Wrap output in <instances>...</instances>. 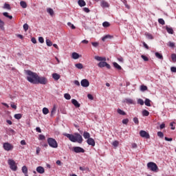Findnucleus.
<instances>
[{"instance_id":"obj_37","label":"nucleus","mask_w":176,"mask_h":176,"mask_svg":"<svg viewBox=\"0 0 176 176\" xmlns=\"http://www.w3.org/2000/svg\"><path fill=\"white\" fill-rule=\"evenodd\" d=\"M46 45L47 46H53V43H52L50 39H46Z\"/></svg>"},{"instance_id":"obj_35","label":"nucleus","mask_w":176,"mask_h":176,"mask_svg":"<svg viewBox=\"0 0 176 176\" xmlns=\"http://www.w3.org/2000/svg\"><path fill=\"white\" fill-rule=\"evenodd\" d=\"M75 67H76L78 69H82L83 68V65L82 63H77L75 65Z\"/></svg>"},{"instance_id":"obj_15","label":"nucleus","mask_w":176,"mask_h":176,"mask_svg":"<svg viewBox=\"0 0 176 176\" xmlns=\"http://www.w3.org/2000/svg\"><path fill=\"white\" fill-rule=\"evenodd\" d=\"M100 6L102 8H109V3H108V2L102 0L101 2H100Z\"/></svg>"},{"instance_id":"obj_63","label":"nucleus","mask_w":176,"mask_h":176,"mask_svg":"<svg viewBox=\"0 0 176 176\" xmlns=\"http://www.w3.org/2000/svg\"><path fill=\"white\" fill-rule=\"evenodd\" d=\"M81 43H84L85 45H87V43H89V41H87V40H82L81 41Z\"/></svg>"},{"instance_id":"obj_19","label":"nucleus","mask_w":176,"mask_h":176,"mask_svg":"<svg viewBox=\"0 0 176 176\" xmlns=\"http://www.w3.org/2000/svg\"><path fill=\"white\" fill-rule=\"evenodd\" d=\"M72 58H74V60H78V58H79V54L76 52H73L72 54Z\"/></svg>"},{"instance_id":"obj_49","label":"nucleus","mask_w":176,"mask_h":176,"mask_svg":"<svg viewBox=\"0 0 176 176\" xmlns=\"http://www.w3.org/2000/svg\"><path fill=\"white\" fill-rule=\"evenodd\" d=\"M157 135L160 137V138H163L164 137V134L162 131L157 132Z\"/></svg>"},{"instance_id":"obj_56","label":"nucleus","mask_w":176,"mask_h":176,"mask_svg":"<svg viewBox=\"0 0 176 176\" xmlns=\"http://www.w3.org/2000/svg\"><path fill=\"white\" fill-rule=\"evenodd\" d=\"M124 5H125V7L126 8V9H130V6L127 4V1H124Z\"/></svg>"},{"instance_id":"obj_43","label":"nucleus","mask_w":176,"mask_h":176,"mask_svg":"<svg viewBox=\"0 0 176 176\" xmlns=\"http://www.w3.org/2000/svg\"><path fill=\"white\" fill-rule=\"evenodd\" d=\"M110 25H111V24L109 23V22H107V21L103 22V23H102V26L104 27L105 28L109 27Z\"/></svg>"},{"instance_id":"obj_30","label":"nucleus","mask_w":176,"mask_h":176,"mask_svg":"<svg viewBox=\"0 0 176 176\" xmlns=\"http://www.w3.org/2000/svg\"><path fill=\"white\" fill-rule=\"evenodd\" d=\"M3 15L5 16V17L10 19V20H12V19H13V16L12 15H9V13L8 12H3Z\"/></svg>"},{"instance_id":"obj_47","label":"nucleus","mask_w":176,"mask_h":176,"mask_svg":"<svg viewBox=\"0 0 176 176\" xmlns=\"http://www.w3.org/2000/svg\"><path fill=\"white\" fill-rule=\"evenodd\" d=\"M3 9H8V10H10V5L6 3L4 4Z\"/></svg>"},{"instance_id":"obj_38","label":"nucleus","mask_w":176,"mask_h":176,"mask_svg":"<svg viewBox=\"0 0 176 176\" xmlns=\"http://www.w3.org/2000/svg\"><path fill=\"white\" fill-rule=\"evenodd\" d=\"M142 116H149V111H148V110H143Z\"/></svg>"},{"instance_id":"obj_32","label":"nucleus","mask_w":176,"mask_h":176,"mask_svg":"<svg viewBox=\"0 0 176 176\" xmlns=\"http://www.w3.org/2000/svg\"><path fill=\"white\" fill-rule=\"evenodd\" d=\"M20 5L23 9H25V8H27V3H25V1H21Z\"/></svg>"},{"instance_id":"obj_55","label":"nucleus","mask_w":176,"mask_h":176,"mask_svg":"<svg viewBox=\"0 0 176 176\" xmlns=\"http://www.w3.org/2000/svg\"><path fill=\"white\" fill-rule=\"evenodd\" d=\"M38 42H40V43H43L45 42V39L43 38V37H39Z\"/></svg>"},{"instance_id":"obj_48","label":"nucleus","mask_w":176,"mask_h":176,"mask_svg":"<svg viewBox=\"0 0 176 176\" xmlns=\"http://www.w3.org/2000/svg\"><path fill=\"white\" fill-rule=\"evenodd\" d=\"M67 25L69 27H71L72 30H75V28H76L75 25H74V24L71 23V22H68Z\"/></svg>"},{"instance_id":"obj_5","label":"nucleus","mask_w":176,"mask_h":176,"mask_svg":"<svg viewBox=\"0 0 176 176\" xmlns=\"http://www.w3.org/2000/svg\"><path fill=\"white\" fill-rule=\"evenodd\" d=\"M47 144L51 148H58V144L57 143V141H56L52 138H49L47 139Z\"/></svg>"},{"instance_id":"obj_20","label":"nucleus","mask_w":176,"mask_h":176,"mask_svg":"<svg viewBox=\"0 0 176 176\" xmlns=\"http://www.w3.org/2000/svg\"><path fill=\"white\" fill-rule=\"evenodd\" d=\"M124 102H126V104H134V100H133V99H130V98H126L124 100Z\"/></svg>"},{"instance_id":"obj_14","label":"nucleus","mask_w":176,"mask_h":176,"mask_svg":"<svg viewBox=\"0 0 176 176\" xmlns=\"http://www.w3.org/2000/svg\"><path fill=\"white\" fill-rule=\"evenodd\" d=\"M72 103L73 104V105H74V107H76V108L80 107V104H79V102H78V100H76V99H72Z\"/></svg>"},{"instance_id":"obj_8","label":"nucleus","mask_w":176,"mask_h":176,"mask_svg":"<svg viewBox=\"0 0 176 176\" xmlns=\"http://www.w3.org/2000/svg\"><path fill=\"white\" fill-rule=\"evenodd\" d=\"M140 137H142V138H146V140H149V138H151L149 133L143 130L140 131Z\"/></svg>"},{"instance_id":"obj_18","label":"nucleus","mask_w":176,"mask_h":176,"mask_svg":"<svg viewBox=\"0 0 176 176\" xmlns=\"http://www.w3.org/2000/svg\"><path fill=\"white\" fill-rule=\"evenodd\" d=\"M78 3L80 8H83V6H86V1L84 0H78Z\"/></svg>"},{"instance_id":"obj_41","label":"nucleus","mask_w":176,"mask_h":176,"mask_svg":"<svg viewBox=\"0 0 176 176\" xmlns=\"http://www.w3.org/2000/svg\"><path fill=\"white\" fill-rule=\"evenodd\" d=\"M140 90L142 91H146V90H148V87H146L145 85H141Z\"/></svg>"},{"instance_id":"obj_59","label":"nucleus","mask_w":176,"mask_h":176,"mask_svg":"<svg viewBox=\"0 0 176 176\" xmlns=\"http://www.w3.org/2000/svg\"><path fill=\"white\" fill-rule=\"evenodd\" d=\"M91 45H92V46H94V47H97V46H98V43H97V42H92Z\"/></svg>"},{"instance_id":"obj_42","label":"nucleus","mask_w":176,"mask_h":176,"mask_svg":"<svg viewBox=\"0 0 176 176\" xmlns=\"http://www.w3.org/2000/svg\"><path fill=\"white\" fill-rule=\"evenodd\" d=\"M171 59L173 63H176V54H171Z\"/></svg>"},{"instance_id":"obj_16","label":"nucleus","mask_w":176,"mask_h":176,"mask_svg":"<svg viewBox=\"0 0 176 176\" xmlns=\"http://www.w3.org/2000/svg\"><path fill=\"white\" fill-rule=\"evenodd\" d=\"M36 171L39 174H43V173H45V168L43 167H42V166H38L36 168Z\"/></svg>"},{"instance_id":"obj_39","label":"nucleus","mask_w":176,"mask_h":176,"mask_svg":"<svg viewBox=\"0 0 176 176\" xmlns=\"http://www.w3.org/2000/svg\"><path fill=\"white\" fill-rule=\"evenodd\" d=\"M3 25H5V22H3V21H1L0 19V28H1V30H5V28L3 27Z\"/></svg>"},{"instance_id":"obj_22","label":"nucleus","mask_w":176,"mask_h":176,"mask_svg":"<svg viewBox=\"0 0 176 176\" xmlns=\"http://www.w3.org/2000/svg\"><path fill=\"white\" fill-rule=\"evenodd\" d=\"M166 30L168 34H174V30H173L172 28H169L168 26H166Z\"/></svg>"},{"instance_id":"obj_40","label":"nucleus","mask_w":176,"mask_h":176,"mask_svg":"<svg viewBox=\"0 0 176 176\" xmlns=\"http://www.w3.org/2000/svg\"><path fill=\"white\" fill-rule=\"evenodd\" d=\"M158 23L161 24L162 25H164L166 24V22L164 21V19H158Z\"/></svg>"},{"instance_id":"obj_62","label":"nucleus","mask_w":176,"mask_h":176,"mask_svg":"<svg viewBox=\"0 0 176 176\" xmlns=\"http://www.w3.org/2000/svg\"><path fill=\"white\" fill-rule=\"evenodd\" d=\"M170 71L171 72H176V67H170Z\"/></svg>"},{"instance_id":"obj_7","label":"nucleus","mask_w":176,"mask_h":176,"mask_svg":"<svg viewBox=\"0 0 176 176\" xmlns=\"http://www.w3.org/2000/svg\"><path fill=\"white\" fill-rule=\"evenodd\" d=\"M98 67H99V68H104V67H106V68H107V69H111V65L107 63V62H105V61L100 62L98 64Z\"/></svg>"},{"instance_id":"obj_52","label":"nucleus","mask_w":176,"mask_h":176,"mask_svg":"<svg viewBox=\"0 0 176 176\" xmlns=\"http://www.w3.org/2000/svg\"><path fill=\"white\" fill-rule=\"evenodd\" d=\"M141 57L144 61H149V58H148V57H146V56L142 55Z\"/></svg>"},{"instance_id":"obj_61","label":"nucleus","mask_w":176,"mask_h":176,"mask_svg":"<svg viewBox=\"0 0 176 176\" xmlns=\"http://www.w3.org/2000/svg\"><path fill=\"white\" fill-rule=\"evenodd\" d=\"M38 138L39 140H45L46 138L43 135H39Z\"/></svg>"},{"instance_id":"obj_6","label":"nucleus","mask_w":176,"mask_h":176,"mask_svg":"<svg viewBox=\"0 0 176 176\" xmlns=\"http://www.w3.org/2000/svg\"><path fill=\"white\" fill-rule=\"evenodd\" d=\"M8 163L10 166V168L12 170V171H17V165H16V162L13 160H8Z\"/></svg>"},{"instance_id":"obj_64","label":"nucleus","mask_w":176,"mask_h":176,"mask_svg":"<svg viewBox=\"0 0 176 176\" xmlns=\"http://www.w3.org/2000/svg\"><path fill=\"white\" fill-rule=\"evenodd\" d=\"M31 41L32 42V43H36V38H35L34 37H32L31 39Z\"/></svg>"},{"instance_id":"obj_25","label":"nucleus","mask_w":176,"mask_h":176,"mask_svg":"<svg viewBox=\"0 0 176 176\" xmlns=\"http://www.w3.org/2000/svg\"><path fill=\"white\" fill-rule=\"evenodd\" d=\"M111 38H113V36H111V35H109V34H107V35H106V36H103V37L102 38V41L103 42H105L106 39Z\"/></svg>"},{"instance_id":"obj_28","label":"nucleus","mask_w":176,"mask_h":176,"mask_svg":"<svg viewBox=\"0 0 176 176\" xmlns=\"http://www.w3.org/2000/svg\"><path fill=\"white\" fill-rule=\"evenodd\" d=\"M22 172L23 173V174H28V168L25 166H23L22 167Z\"/></svg>"},{"instance_id":"obj_31","label":"nucleus","mask_w":176,"mask_h":176,"mask_svg":"<svg viewBox=\"0 0 176 176\" xmlns=\"http://www.w3.org/2000/svg\"><path fill=\"white\" fill-rule=\"evenodd\" d=\"M144 104L146 107H151V100L146 98L144 101Z\"/></svg>"},{"instance_id":"obj_24","label":"nucleus","mask_w":176,"mask_h":176,"mask_svg":"<svg viewBox=\"0 0 176 176\" xmlns=\"http://www.w3.org/2000/svg\"><path fill=\"white\" fill-rule=\"evenodd\" d=\"M117 112L119 113V115H122V116H126V112L120 109H118Z\"/></svg>"},{"instance_id":"obj_11","label":"nucleus","mask_w":176,"mask_h":176,"mask_svg":"<svg viewBox=\"0 0 176 176\" xmlns=\"http://www.w3.org/2000/svg\"><path fill=\"white\" fill-rule=\"evenodd\" d=\"M81 86L82 87H89L90 86V82H89V80L87 79H83L80 82Z\"/></svg>"},{"instance_id":"obj_4","label":"nucleus","mask_w":176,"mask_h":176,"mask_svg":"<svg viewBox=\"0 0 176 176\" xmlns=\"http://www.w3.org/2000/svg\"><path fill=\"white\" fill-rule=\"evenodd\" d=\"M47 85V78L44 76H37V79L34 82V85Z\"/></svg>"},{"instance_id":"obj_12","label":"nucleus","mask_w":176,"mask_h":176,"mask_svg":"<svg viewBox=\"0 0 176 176\" xmlns=\"http://www.w3.org/2000/svg\"><path fill=\"white\" fill-rule=\"evenodd\" d=\"M87 142L88 145H91V146H96V142L94 141V139L92 138H89L87 139Z\"/></svg>"},{"instance_id":"obj_50","label":"nucleus","mask_w":176,"mask_h":176,"mask_svg":"<svg viewBox=\"0 0 176 176\" xmlns=\"http://www.w3.org/2000/svg\"><path fill=\"white\" fill-rule=\"evenodd\" d=\"M133 122H134V123H135V124H140V121L138 120V118H137V117H135L133 118Z\"/></svg>"},{"instance_id":"obj_60","label":"nucleus","mask_w":176,"mask_h":176,"mask_svg":"<svg viewBox=\"0 0 176 176\" xmlns=\"http://www.w3.org/2000/svg\"><path fill=\"white\" fill-rule=\"evenodd\" d=\"M83 10H84V12H85V13H89L90 12V10L87 8H84Z\"/></svg>"},{"instance_id":"obj_54","label":"nucleus","mask_w":176,"mask_h":176,"mask_svg":"<svg viewBox=\"0 0 176 176\" xmlns=\"http://www.w3.org/2000/svg\"><path fill=\"white\" fill-rule=\"evenodd\" d=\"M28 24H27V23H25L24 25H23V29L25 30V31H28Z\"/></svg>"},{"instance_id":"obj_23","label":"nucleus","mask_w":176,"mask_h":176,"mask_svg":"<svg viewBox=\"0 0 176 176\" xmlns=\"http://www.w3.org/2000/svg\"><path fill=\"white\" fill-rule=\"evenodd\" d=\"M56 111H57V106L54 104L51 111V116H53V115L56 113Z\"/></svg>"},{"instance_id":"obj_58","label":"nucleus","mask_w":176,"mask_h":176,"mask_svg":"<svg viewBox=\"0 0 176 176\" xmlns=\"http://www.w3.org/2000/svg\"><path fill=\"white\" fill-rule=\"evenodd\" d=\"M87 98H89V100H94V97H93V95L90 94L87 95Z\"/></svg>"},{"instance_id":"obj_9","label":"nucleus","mask_w":176,"mask_h":176,"mask_svg":"<svg viewBox=\"0 0 176 176\" xmlns=\"http://www.w3.org/2000/svg\"><path fill=\"white\" fill-rule=\"evenodd\" d=\"M3 147L5 149V151H12L14 148L13 145H12L9 142L4 143Z\"/></svg>"},{"instance_id":"obj_29","label":"nucleus","mask_w":176,"mask_h":176,"mask_svg":"<svg viewBox=\"0 0 176 176\" xmlns=\"http://www.w3.org/2000/svg\"><path fill=\"white\" fill-rule=\"evenodd\" d=\"M155 56L157 57V58H160V60H163V55H162V54L159 53V52H155Z\"/></svg>"},{"instance_id":"obj_21","label":"nucleus","mask_w":176,"mask_h":176,"mask_svg":"<svg viewBox=\"0 0 176 176\" xmlns=\"http://www.w3.org/2000/svg\"><path fill=\"white\" fill-rule=\"evenodd\" d=\"M83 137L85 140H89V138H90V133L89 132L85 131L83 133Z\"/></svg>"},{"instance_id":"obj_26","label":"nucleus","mask_w":176,"mask_h":176,"mask_svg":"<svg viewBox=\"0 0 176 176\" xmlns=\"http://www.w3.org/2000/svg\"><path fill=\"white\" fill-rule=\"evenodd\" d=\"M47 13H49V14H50V16L54 15V11L52 8H47Z\"/></svg>"},{"instance_id":"obj_45","label":"nucleus","mask_w":176,"mask_h":176,"mask_svg":"<svg viewBox=\"0 0 176 176\" xmlns=\"http://www.w3.org/2000/svg\"><path fill=\"white\" fill-rule=\"evenodd\" d=\"M145 36L146 38H148V39H153V36L149 33H145Z\"/></svg>"},{"instance_id":"obj_34","label":"nucleus","mask_w":176,"mask_h":176,"mask_svg":"<svg viewBox=\"0 0 176 176\" xmlns=\"http://www.w3.org/2000/svg\"><path fill=\"white\" fill-rule=\"evenodd\" d=\"M168 46H169V47L174 48V47H175V43L169 41V42L168 43Z\"/></svg>"},{"instance_id":"obj_44","label":"nucleus","mask_w":176,"mask_h":176,"mask_svg":"<svg viewBox=\"0 0 176 176\" xmlns=\"http://www.w3.org/2000/svg\"><path fill=\"white\" fill-rule=\"evenodd\" d=\"M64 98L65 100H71V95H69V94H65Z\"/></svg>"},{"instance_id":"obj_2","label":"nucleus","mask_w":176,"mask_h":176,"mask_svg":"<svg viewBox=\"0 0 176 176\" xmlns=\"http://www.w3.org/2000/svg\"><path fill=\"white\" fill-rule=\"evenodd\" d=\"M26 74L27 75H28V76L27 77V80H28V82H30V83H33V85H35V82H36V79L38 78V74L30 70H27Z\"/></svg>"},{"instance_id":"obj_36","label":"nucleus","mask_w":176,"mask_h":176,"mask_svg":"<svg viewBox=\"0 0 176 176\" xmlns=\"http://www.w3.org/2000/svg\"><path fill=\"white\" fill-rule=\"evenodd\" d=\"M43 115H47V113H49V109L44 107L43 109Z\"/></svg>"},{"instance_id":"obj_53","label":"nucleus","mask_w":176,"mask_h":176,"mask_svg":"<svg viewBox=\"0 0 176 176\" xmlns=\"http://www.w3.org/2000/svg\"><path fill=\"white\" fill-rule=\"evenodd\" d=\"M128 123H129V119L128 118L122 120V124H127Z\"/></svg>"},{"instance_id":"obj_3","label":"nucleus","mask_w":176,"mask_h":176,"mask_svg":"<svg viewBox=\"0 0 176 176\" xmlns=\"http://www.w3.org/2000/svg\"><path fill=\"white\" fill-rule=\"evenodd\" d=\"M147 168L153 173H157L159 171V167L155 162H150L147 164Z\"/></svg>"},{"instance_id":"obj_46","label":"nucleus","mask_w":176,"mask_h":176,"mask_svg":"<svg viewBox=\"0 0 176 176\" xmlns=\"http://www.w3.org/2000/svg\"><path fill=\"white\" fill-rule=\"evenodd\" d=\"M112 145L115 147L119 146V141L115 140L114 142H113Z\"/></svg>"},{"instance_id":"obj_27","label":"nucleus","mask_w":176,"mask_h":176,"mask_svg":"<svg viewBox=\"0 0 176 176\" xmlns=\"http://www.w3.org/2000/svg\"><path fill=\"white\" fill-rule=\"evenodd\" d=\"M113 67H115L116 68V69H119V70L122 69V67L120 65H119V64H118V63H116V62H114L113 63Z\"/></svg>"},{"instance_id":"obj_57","label":"nucleus","mask_w":176,"mask_h":176,"mask_svg":"<svg viewBox=\"0 0 176 176\" xmlns=\"http://www.w3.org/2000/svg\"><path fill=\"white\" fill-rule=\"evenodd\" d=\"M41 153V147H36V155H39Z\"/></svg>"},{"instance_id":"obj_17","label":"nucleus","mask_w":176,"mask_h":176,"mask_svg":"<svg viewBox=\"0 0 176 176\" xmlns=\"http://www.w3.org/2000/svg\"><path fill=\"white\" fill-rule=\"evenodd\" d=\"M52 78H53V79H54V80H58V79H60V78H61V76H60V74H58L57 73H54L52 74Z\"/></svg>"},{"instance_id":"obj_1","label":"nucleus","mask_w":176,"mask_h":176,"mask_svg":"<svg viewBox=\"0 0 176 176\" xmlns=\"http://www.w3.org/2000/svg\"><path fill=\"white\" fill-rule=\"evenodd\" d=\"M65 135L67 138H69V141L72 142H78V144L83 142V138H82V135L79 133H74V135L66 133Z\"/></svg>"},{"instance_id":"obj_10","label":"nucleus","mask_w":176,"mask_h":176,"mask_svg":"<svg viewBox=\"0 0 176 176\" xmlns=\"http://www.w3.org/2000/svg\"><path fill=\"white\" fill-rule=\"evenodd\" d=\"M73 149L76 153H85V149H83L82 147L75 146L73 148Z\"/></svg>"},{"instance_id":"obj_13","label":"nucleus","mask_w":176,"mask_h":176,"mask_svg":"<svg viewBox=\"0 0 176 176\" xmlns=\"http://www.w3.org/2000/svg\"><path fill=\"white\" fill-rule=\"evenodd\" d=\"M94 58H95V60H96V61H100V63L102 61H107V58H105V57L96 56L94 57Z\"/></svg>"},{"instance_id":"obj_51","label":"nucleus","mask_w":176,"mask_h":176,"mask_svg":"<svg viewBox=\"0 0 176 176\" xmlns=\"http://www.w3.org/2000/svg\"><path fill=\"white\" fill-rule=\"evenodd\" d=\"M138 104H140V105H144V100L142 99H138Z\"/></svg>"},{"instance_id":"obj_33","label":"nucleus","mask_w":176,"mask_h":176,"mask_svg":"<svg viewBox=\"0 0 176 176\" xmlns=\"http://www.w3.org/2000/svg\"><path fill=\"white\" fill-rule=\"evenodd\" d=\"M14 118L15 119H17V120H19V119H21V118H23V116L21 114H20V113H18V114H15L14 116Z\"/></svg>"}]
</instances>
